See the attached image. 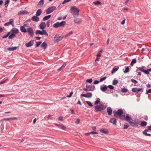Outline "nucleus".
I'll use <instances>...</instances> for the list:
<instances>
[{"label": "nucleus", "instance_id": "f257e3e1", "mask_svg": "<svg viewBox=\"0 0 151 151\" xmlns=\"http://www.w3.org/2000/svg\"><path fill=\"white\" fill-rule=\"evenodd\" d=\"M114 116L116 118H119L122 120H124L125 119V115H123V111L121 109H119L117 111L114 110L113 111Z\"/></svg>", "mask_w": 151, "mask_h": 151}, {"label": "nucleus", "instance_id": "f03ea898", "mask_svg": "<svg viewBox=\"0 0 151 151\" xmlns=\"http://www.w3.org/2000/svg\"><path fill=\"white\" fill-rule=\"evenodd\" d=\"M70 9L73 10L72 11V15L74 17H77L79 15V12L80 11L75 6H71L70 7Z\"/></svg>", "mask_w": 151, "mask_h": 151}, {"label": "nucleus", "instance_id": "7ed1b4c3", "mask_svg": "<svg viewBox=\"0 0 151 151\" xmlns=\"http://www.w3.org/2000/svg\"><path fill=\"white\" fill-rule=\"evenodd\" d=\"M106 107V106L102 104L99 105H96L95 107V110L96 112L101 111L105 110Z\"/></svg>", "mask_w": 151, "mask_h": 151}, {"label": "nucleus", "instance_id": "20e7f679", "mask_svg": "<svg viewBox=\"0 0 151 151\" xmlns=\"http://www.w3.org/2000/svg\"><path fill=\"white\" fill-rule=\"evenodd\" d=\"M56 9V7L55 6H53L50 7L46 10V13L47 14H50L54 11Z\"/></svg>", "mask_w": 151, "mask_h": 151}, {"label": "nucleus", "instance_id": "39448f33", "mask_svg": "<svg viewBox=\"0 0 151 151\" xmlns=\"http://www.w3.org/2000/svg\"><path fill=\"white\" fill-rule=\"evenodd\" d=\"M63 38V37L59 36L58 35H56L54 38V41L55 42H58L62 40Z\"/></svg>", "mask_w": 151, "mask_h": 151}, {"label": "nucleus", "instance_id": "423d86ee", "mask_svg": "<svg viewBox=\"0 0 151 151\" xmlns=\"http://www.w3.org/2000/svg\"><path fill=\"white\" fill-rule=\"evenodd\" d=\"M27 32H28L29 34L32 37H33L34 32L32 28L30 27L28 28L27 29Z\"/></svg>", "mask_w": 151, "mask_h": 151}, {"label": "nucleus", "instance_id": "0eeeda50", "mask_svg": "<svg viewBox=\"0 0 151 151\" xmlns=\"http://www.w3.org/2000/svg\"><path fill=\"white\" fill-rule=\"evenodd\" d=\"M81 96L87 98H90L92 96V93H87L86 94H82Z\"/></svg>", "mask_w": 151, "mask_h": 151}, {"label": "nucleus", "instance_id": "6e6552de", "mask_svg": "<svg viewBox=\"0 0 151 151\" xmlns=\"http://www.w3.org/2000/svg\"><path fill=\"white\" fill-rule=\"evenodd\" d=\"M142 89V88H138L137 87L133 88L132 89V91L133 92L137 93L141 91Z\"/></svg>", "mask_w": 151, "mask_h": 151}, {"label": "nucleus", "instance_id": "1a4fd4ad", "mask_svg": "<svg viewBox=\"0 0 151 151\" xmlns=\"http://www.w3.org/2000/svg\"><path fill=\"white\" fill-rule=\"evenodd\" d=\"M29 12L27 11L23 10L19 12L18 13V15H26L29 14Z\"/></svg>", "mask_w": 151, "mask_h": 151}, {"label": "nucleus", "instance_id": "9d476101", "mask_svg": "<svg viewBox=\"0 0 151 151\" xmlns=\"http://www.w3.org/2000/svg\"><path fill=\"white\" fill-rule=\"evenodd\" d=\"M109 122L110 123H112L113 124L116 125V119L115 118H111L109 120Z\"/></svg>", "mask_w": 151, "mask_h": 151}, {"label": "nucleus", "instance_id": "9b49d317", "mask_svg": "<svg viewBox=\"0 0 151 151\" xmlns=\"http://www.w3.org/2000/svg\"><path fill=\"white\" fill-rule=\"evenodd\" d=\"M129 123L131 126L132 127H137L138 126V124H139L138 122H134L131 121L129 122Z\"/></svg>", "mask_w": 151, "mask_h": 151}, {"label": "nucleus", "instance_id": "f8f14e48", "mask_svg": "<svg viewBox=\"0 0 151 151\" xmlns=\"http://www.w3.org/2000/svg\"><path fill=\"white\" fill-rule=\"evenodd\" d=\"M12 20V19H10V21L4 24V26H8L10 24H12L13 26H14V22Z\"/></svg>", "mask_w": 151, "mask_h": 151}, {"label": "nucleus", "instance_id": "ddd939ff", "mask_svg": "<svg viewBox=\"0 0 151 151\" xmlns=\"http://www.w3.org/2000/svg\"><path fill=\"white\" fill-rule=\"evenodd\" d=\"M31 20L35 22H38L39 21V18L37 16H34L31 18Z\"/></svg>", "mask_w": 151, "mask_h": 151}, {"label": "nucleus", "instance_id": "4468645a", "mask_svg": "<svg viewBox=\"0 0 151 151\" xmlns=\"http://www.w3.org/2000/svg\"><path fill=\"white\" fill-rule=\"evenodd\" d=\"M34 44V40H31L28 43H27L25 44V46L27 47H31Z\"/></svg>", "mask_w": 151, "mask_h": 151}, {"label": "nucleus", "instance_id": "2eb2a0df", "mask_svg": "<svg viewBox=\"0 0 151 151\" xmlns=\"http://www.w3.org/2000/svg\"><path fill=\"white\" fill-rule=\"evenodd\" d=\"M40 28L42 29H45L46 27V24L45 22H42L40 24Z\"/></svg>", "mask_w": 151, "mask_h": 151}, {"label": "nucleus", "instance_id": "dca6fc26", "mask_svg": "<svg viewBox=\"0 0 151 151\" xmlns=\"http://www.w3.org/2000/svg\"><path fill=\"white\" fill-rule=\"evenodd\" d=\"M99 131L105 134H107L109 133V131L106 129H100Z\"/></svg>", "mask_w": 151, "mask_h": 151}, {"label": "nucleus", "instance_id": "f3484780", "mask_svg": "<svg viewBox=\"0 0 151 151\" xmlns=\"http://www.w3.org/2000/svg\"><path fill=\"white\" fill-rule=\"evenodd\" d=\"M106 110L109 115H110L112 114V110L111 107H107Z\"/></svg>", "mask_w": 151, "mask_h": 151}, {"label": "nucleus", "instance_id": "a211bd4d", "mask_svg": "<svg viewBox=\"0 0 151 151\" xmlns=\"http://www.w3.org/2000/svg\"><path fill=\"white\" fill-rule=\"evenodd\" d=\"M150 69H148L146 70L143 69L142 68L140 69V71L143 72L144 73L146 74H148L149 73V72L150 71Z\"/></svg>", "mask_w": 151, "mask_h": 151}, {"label": "nucleus", "instance_id": "6ab92c4d", "mask_svg": "<svg viewBox=\"0 0 151 151\" xmlns=\"http://www.w3.org/2000/svg\"><path fill=\"white\" fill-rule=\"evenodd\" d=\"M17 119V118L15 117L10 118H5L1 120L4 121H8L11 120H14Z\"/></svg>", "mask_w": 151, "mask_h": 151}, {"label": "nucleus", "instance_id": "aec40b11", "mask_svg": "<svg viewBox=\"0 0 151 151\" xmlns=\"http://www.w3.org/2000/svg\"><path fill=\"white\" fill-rule=\"evenodd\" d=\"M11 32L12 33H14L15 35L16 34L18 33L19 32V30L17 28H13L11 30Z\"/></svg>", "mask_w": 151, "mask_h": 151}, {"label": "nucleus", "instance_id": "412c9836", "mask_svg": "<svg viewBox=\"0 0 151 151\" xmlns=\"http://www.w3.org/2000/svg\"><path fill=\"white\" fill-rule=\"evenodd\" d=\"M74 22L76 23H79L81 22L82 21V20L79 18H75L74 20Z\"/></svg>", "mask_w": 151, "mask_h": 151}, {"label": "nucleus", "instance_id": "4be33fe9", "mask_svg": "<svg viewBox=\"0 0 151 151\" xmlns=\"http://www.w3.org/2000/svg\"><path fill=\"white\" fill-rule=\"evenodd\" d=\"M119 67L118 66H115L112 69L111 71V73L113 74L117 71L119 69Z\"/></svg>", "mask_w": 151, "mask_h": 151}, {"label": "nucleus", "instance_id": "5701e85b", "mask_svg": "<svg viewBox=\"0 0 151 151\" xmlns=\"http://www.w3.org/2000/svg\"><path fill=\"white\" fill-rule=\"evenodd\" d=\"M147 129H145L143 132V133L145 135L147 136H151V134H150L147 133Z\"/></svg>", "mask_w": 151, "mask_h": 151}, {"label": "nucleus", "instance_id": "b1692460", "mask_svg": "<svg viewBox=\"0 0 151 151\" xmlns=\"http://www.w3.org/2000/svg\"><path fill=\"white\" fill-rule=\"evenodd\" d=\"M147 129H145L143 132V133L145 135L147 136H151V134H150L147 133Z\"/></svg>", "mask_w": 151, "mask_h": 151}, {"label": "nucleus", "instance_id": "393cba45", "mask_svg": "<svg viewBox=\"0 0 151 151\" xmlns=\"http://www.w3.org/2000/svg\"><path fill=\"white\" fill-rule=\"evenodd\" d=\"M42 12V11L41 9H38L36 13V15L37 16H39L40 15Z\"/></svg>", "mask_w": 151, "mask_h": 151}, {"label": "nucleus", "instance_id": "a878e982", "mask_svg": "<svg viewBox=\"0 0 151 151\" xmlns=\"http://www.w3.org/2000/svg\"><path fill=\"white\" fill-rule=\"evenodd\" d=\"M17 47H10L7 48V50L9 51H12L16 50L17 48Z\"/></svg>", "mask_w": 151, "mask_h": 151}, {"label": "nucleus", "instance_id": "bb28decb", "mask_svg": "<svg viewBox=\"0 0 151 151\" xmlns=\"http://www.w3.org/2000/svg\"><path fill=\"white\" fill-rule=\"evenodd\" d=\"M107 86L106 85H105L103 87H101L100 88V89L103 92H104L107 89Z\"/></svg>", "mask_w": 151, "mask_h": 151}, {"label": "nucleus", "instance_id": "cd10ccee", "mask_svg": "<svg viewBox=\"0 0 151 151\" xmlns=\"http://www.w3.org/2000/svg\"><path fill=\"white\" fill-rule=\"evenodd\" d=\"M20 29L22 32L26 33L27 32V30L23 26H21L20 27Z\"/></svg>", "mask_w": 151, "mask_h": 151}, {"label": "nucleus", "instance_id": "c85d7f7f", "mask_svg": "<svg viewBox=\"0 0 151 151\" xmlns=\"http://www.w3.org/2000/svg\"><path fill=\"white\" fill-rule=\"evenodd\" d=\"M47 44L45 42H43L41 45V47L44 49H45L47 47Z\"/></svg>", "mask_w": 151, "mask_h": 151}, {"label": "nucleus", "instance_id": "c756f323", "mask_svg": "<svg viewBox=\"0 0 151 151\" xmlns=\"http://www.w3.org/2000/svg\"><path fill=\"white\" fill-rule=\"evenodd\" d=\"M66 65V63H64L62 66L60 68L58 69V70L59 71L61 70H63L64 68L65 67Z\"/></svg>", "mask_w": 151, "mask_h": 151}, {"label": "nucleus", "instance_id": "7c9ffc66", "mask_svg": "<svg viewBox=\"0 0 151 151\" xmlns=\"http://www.w3.org/2000/svg\"><path fill=\"white\" fill-rule=\"evenodd\" d=\"M147 122L144 121H142L140 124V126L142 127H145L147 125Z\"/></svg>", "mask_w": 151, "mask_h": 151}, {"label": "nucleus", "instance_id": "2f4dec72", "mask_svg": "<svg viewBox=\"0 0 151 151\" xmlns=\"http://www.w3.org/2000/svg\"><path fill=\"white\" fill-rule=\"evenodd\" d=\"M59 25V22H57L53 25V26L54 28H57L59 27H60Z\"/></svg>", "mask_w": 151, "mask_h": 151}, {"label": "nucleus", "instance_id": "473e14b6", "mask_svg": "<svg viewBox=\"0 0 151 151\" xmlns=\"http://www.w3.org/2000/svg\"><path fill=\"white\" fill-rule=\"evenodd\" d=\"M131 118L128 115H127L126 117H125V119L124 120H125L127 121L129 123L131 121Z\"/></svg>", "mask_w": 151, "mask_h": 151}, {"label": "nucleus", "instance_id": "72a5a7b5", "mask_svg": "<svg viewBox=\"0 0 151 151\" xmlns=\"http://www.w3.org/2000/svg\"><path fill=\"white\" fill-rule=\"evenodd\" d=\"M65 24H66V22L64 21H62L60 23L59 22V24H60L59 25H60V27H63L65 26Z\"/></svg>", "mask_w": 151, "mask_h": 151}, {"label": "nucleus", "instance_id": "f704fd0d", "mask_svg": "<svg viewBox=\"0 0 151 151\" xmlns=\"http://www.w3.org/2000/svg\"><path fill=\"white\" fill-rule=\"evenodd\" d=\"M51 17V15H49L47 16H46L43 17V20L44 21H46L48 20Z\"/></svg>", "mask_w": 151, "mask_h": 151}, {"label": "nucleus", "instance_id": "c9c22d12", "mask_svg": "<svg viewBox=\"0 0 151 151\" xmlns=\"http://www.w3.org/2000/svg\"><path fill=\"white\" fill-rule=\"evenodd\" d=\"M16 36V35L14 33H12L9 36V39H12Z\"/></svg>", "mask_w": 151, "mask_h": 151}, {"label": "nucleus", "instance_id": "e433bc0d", "mask_svg": "<svg viewBox=\"0 0 151 151\" xmlns=\"http://www.w3.org/2000/svg\"><path fill=\"white\" fill-rule=\"evenodd\" d=\"M137 62V60L136 59H133L130 64L132 66H133L135 63Z\"/></svg>", "mask_w": 151, "mask_h": 151}, {"label": "nucleus", "instance_id": "4c0bfd02", "mask_svg": "<svg viewBox=\"0 0 151 151\" xmlns=\"http://www.w3.org/2000/svg\"><path fill=\"white\" fill-rule=\"evenodd\" d=\"M93 3L96 5L101 4V2L99 1H96L93 2Z\"/></svg>", "mask_w": 151, "mask_h": 151}, {"label": "nucleus", "instance_id": "58836bf2", "mask_svg": "<svg viewBox=\"0 0 151 151\" xmlns=\"http://www.w3.org/2000/svg\"><path fill=\"white\" fill-rule=\"evenodd\" d=\"M35 33L37 35L39 34L42 35V32L40 30H37L36 31Z\"/></svg>", "mask_w": 151, "mask_h": 151}, {"label": "nucleus", "instance_id": "ea45409f", "mask_svg": "<svg viewBox=\"0 0 151 151\" xmlns=\"http://www.w3.org/2000/svg\"><path fill=\"white\" fill-rule=\"evenodd\" d=\"M44 4V1L43 0H41L39 2L37 6H42Z\"/></svg>", "mask_w": 151, "mask_h": 151}, {"label": "nucleus", "instance_id": "a19ab883", "mask_svg": "<svg viewBox=\"0 0 151 151\" xmlns=\"http://www.w3.org/2000/svg\"><path fill=\"white\" fill-rule=\"evenodd\" d=\"M36 45H35V47H37L39 46L41 44L42 42L40 41V42H36Z\"/></svg>", "mask_w": 151, "mask_h": 151}, {"label": "nucleus", "instance_id": "79ce46f5", "mask_svg": "<svg viewBox=\"0 0 151 151\" xmlns=\"http://www.w3.org/2000/svg\"><path fill=\"white\" fill-rule=\"evenodd\" d=\"M118 83V81L116 80H114L113 81L112 84L113 85H115Z\"/></svg>", "mask_w": 151, "mask_h": 151}, {"label": "nucleus", "instance_id": "37998d69", "mask_svg": "<svg viewBox=\"0 0 151 151\" xmlns=\"http://www.w3.org/2000/svg\"><path fill=\"white\" fill-rule=\"evenodd\" d=\"M42 35H46V36H48V33L46 32V31L45 30L43 29H42Z\"/></svg>", "mask_w": 151, "mask_h": 151}, {"label": "nucleus", "instance_id": "c03bdc74", "mask_svg": "<svg viewBox=\"0 0 151 151\" xmlns=\"http://www.w3.org/2000/svg\"><path fill=\"white\" fill-rule=\"evenodd\" d=\"M121 91L122 92L125 93L127 91L128 89L127 88H122L121 89Z\"/></svg>", "mask_w": 151, "mask_h": 151}, {"label": "nucleus", "instance_id": "a18cd8bd", "mask_svg": "<svg viewBox=\"0 0 151 151\" xmlns=\"http://www.w3.org/2000/svg\"><path fill=\"white\" fill-rule=\"evenodd\" d=\"M129 71V68L127 66L125 68L124 71V73H127Z\"/></svg>", "mask_w": 151, "mask_h": 151}, {"label": "nucleus", "instance_id": "49530a36", "mask_svg": "<svg viewBox=\"0 0 151 151\" xmlns=\"http://www.w3.org/2000/svg\"><path fill=\"white\" fill-rule=\"evenodd\" d=\"M60 128L64 130H65L66 129V127L62 124H61Z\"/></svg>", "mask_w": 151, "mask_h": 151}, {"label": "nucleus", "instance_id": "de8ad7c7", "mask_svg": "<svg viewBox=\"0 0 151 151\" xmlns=\"http://www.w3.org/2000/svg\"><path fill=\"white\" fill-rule=\"evenodd\" d=\"M86 103L90 106L92 107L93 106V104L90 101H86Z\"/></svg>", "mask_w": 151, "mask_h": 151}, {"label": "nucleus", "instance_id": "09e8293b", "mask_svg": "<svg viewBox=\"0 0 151 151\" xmlns=\"http://www.w3.org/2000/svg\"><path fill=\"white\" fill-rule=\"evenodd\" d=\"M99 100H96L95 102V105H98L99 104L100 102V100L99 98H98Z\"/></svg>", "mask_w": 151, "mask_h": 151}, {"label": "nucleus", "instance_id": "8fccbe9b", "mask_svg": "<svg viewBox=\"0 0 151 151\" xmlns=\"http://www.w3.org/2000/svg\"><path fill=\"white\" fill-rule=\"evenodd\" d=\"M129 127V126L128 125V124L126 123L124 124V127L123 128L124 129H127Z\"/></svg>", "mask_w": 151, "mask_h": 151}, {"label": "nucleus", "instance_id": "3c124183", "mask_svg": "<svg viewBox=\"0 0 151 151\" xmlns=\"http://www.w3.org/2000/svg\"><path fill=\"white\" fill-rule=\"evenodd\" d=\"M8 78H6L5 80L2 81L0 82V85L3 84L4 83H5L6 81H8Z\"/></svg>", "mask_w": 151, "mask_h": 151}, {"label": "nucleus", "instance_id": "603ef678", "mask_svg": "<svg viewBox=\"0 0 151 151\" xmlns=\"http://www.w3.org/2000/svg\"><path fill=\"white\" fill-rule=\"evenodd\" d=\"M106 78V77H103L101 78L99 80L100 82H101L105 80Z\"/></svg>", "mask_w": 151, "mask_h": 151}, {"label": "nucleus", "instance_id": "864d4df0", "mask_svg": "<svg viewBox=\"0 0 151 151\" xmlns=\"http://www.w3.org/2000/svg\"><path fill=\"white\" fill-rule=\"evenodd\" d=\"M107 87L108 88L111 90H113L114 89V87L111 85H109Z\"/></svg>", "mask_w": 151, "mask_h": 151}, {"label": "nucleus", "instance_id": "5fc2aeb1", "mask_svg": "<svg viewBox=\"0 0 151 151\" xmlns=\"http://www.w3.org/2000/svg\"><path fill=\"white\" fill-rule=\"evenodd\" d=\"M131 81L133 83H138V82L137 81L134 80V79H131Z\"/></svg>", "mask_w": 151, "mask_h": 151}, {"label": "nucleus", "instance_id": "6e6d98bb", "mask_svg": "<svg viewBox=\"0 0 151 151\" xmlns=\"http://www.w3.org/2000/svg\"><path fill=\"white\" fill-rule=\"evenodd\" d=\"M95 88V86L94 85H93L92 86L91 88L90 89V90L91 91H93L94 90Z\"/></svg>", "mask_w": 151, "mask_h": 151}, {"label": "nucleus", "instance_id": "4d7b16f0", "mask_svg": "<svg viewBox=\"0 0 151 151\" xmlns=\"http://www.w3.org/2000/svg\"><path fill=\"white\" fill-rule=\"evenodd\" d=\"M71 0H64V1L62 2L63 4H64L67 2H68L70 1Z\"/></svg>", "mask_w": 151, "mask_h": 151}, {"label": "nucleus", "instance_id": "13d9d810", "mask_svg": "<svg viewBox=\"0 0 151 151\" xmlns=\"http://www.w3.org/2000/svg\"><path fill=\"white\" fill-rule=\"evenodd\" d=\"M9 3V0H6L5 2L4 5H6L7 4H8Z\"/></svg>", "mask_w": 151, "mask_h": 151}, {"label": "nucleus", "instance_id": "bf43d9fd", "mask_svg": "<svg viewBox=\"0 0 151 151\" xmlns=\"http://www.w3.org/2000/svg\"><path fill=\"white\" fill-rule=\"evenodd\" d=\"M86 82L89 83H91L92 82V80L91 79H88L86 80Z\"/></svg>", "mask_w": 151, "mask_h": 151}, {"label": "nucleus", "instance_id": "052dcab7", "mask_svg": "<svg viewBox=\"0 0 151 151\" xmlns=\"http://www.w3.org/2000/svg\"><path fill=\"white\" fill-rule=\"evenodd\" d=\"M150 93H151V89H150L146 92L145 93L147 94Z\"/></svg>", "mask_w": 151, "mask_h": 151}, {"label": "nucleus", "instance_id": "680f3d73", "mask_svg": "<svg viewBox=\"0 0 151 151\" xmlns=\"http://www.w3.org/2000/svg\"><path fill=\"white\" fill-rule=\"evenodd\" d=\"M50 20H48L47 22L46 25L47 26V27H49L50 26Z\"/></svg>", "mask_w": 151, "mask_h": 151}, {"label": "nucleus", "instance_id": "e2e57ef3", "mask_svg": "<svg viewBox=\"0 0 151 151\" xmlns=\"http://www.w3.org/2000/svg\"><path fill=\"white\" fill-rule=\"evenodd\" d=\"M80 120L79 119H77L76 121L75 122L76 124H78L80 123Z\"/></svg>", "mask_w": 151, "mask_h": 151}, {"label": "nucleus", "instance_id": "0e129e2a", "mask_svg": "<svg viewBox=\"0 0 151 151\" xmlns=\"http://www.w3.org/2000/svg\"><path fill=\"white\" fill-rule=\"evenodd\" d=\"M73 92H71V93H70L69 95H68L67 96V97H68V98H70V97L72 95H73Z\"/></svg>", "mask_w": 151, "mask_h": 151}, {"label": "nucleus", "instance_id": "69168bd1", "mask_svg": "<svg viewBox=\"0 0 151 151\" xmlns=\"http://www.w3.org/2000/svg\"><path fill=\"white\" fill-rule=\"evenodd\" d=\"M86 87L87 88H90V89L92 87V86L90 85H86Z\"/></svg>", "mask_w": 151, "mask_h": 151}, {"label": "nucleus", "instance_id": "338daca9", "mask_svg": "<svg viewBox=\"0 0 151 151\" xmlns=\"http://www.w3.org/2000/svg\"><path fill=\"white\" fill-rule=\"evenodd\" d=\"M100 82L99 81H98L97 80H95L93 82V83L95 84H98L99 82Z\"/></svg>", "mask_w": 151, "mask_h": 151}, {"label": "nucleus", "instance_id": "774afa93", "mask_svg": "<svg viewBox=\"0 0 151 151\" xmlns=\"http://www.w3.org/2000/svg\"><path fill=\"white\" fill-rule=\"evenodd\" d=\"M54 124L56 126H57L58 128H60L61 124H58L56 123H54Z\"/></svg>", "mask_w": 151, "mask_h": 151}]
</instances>
